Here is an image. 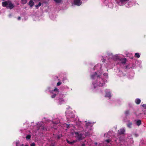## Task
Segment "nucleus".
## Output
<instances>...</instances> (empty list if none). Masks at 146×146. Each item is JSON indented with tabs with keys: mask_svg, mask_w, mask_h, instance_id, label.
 <instances>
[{
	"mask_svg": "<svg viewBox=\"0 0 146 146\" xmlns=\"http://www.w3.org/2000/svg\"><path fill=\"white\" fill-rule=\"evenodd\" d=\"M97 84L100 87H102L103 86L104 84V81L102 78L100 77V76H97Z\"/></svg>",
	"mask_w": 146,
	"mask_h": 146,
	"instance_id": "obj_1",
	"label": "nucleus"
},
{
	"mask_svg": "<svg viewBox=\"0 0 146 146\" xmlns=\"http://www.w3.org/2000/svg\"><path fill=\"white\" fill-rule=\"evenodd\" d=\"M75 134H76V136L77 137V138L79 141L83 139V134L80 133V132H75Z\"/></svg>",
	"mask_w": 146,
	"mask_h": 146,
	"instance_id": "obj_2",
	"label": "nucleus"
},
{
	"mask_svg": "<svg viewBox=\"0 0 146 146\" xmlns=\"http://www.w3.org/2000/svg\"><path fill=\"white\" fill-rule=\"evenodd\" d=\"M74 4L77 6H80L81 5L82 2H81V0H74Z\"/></svg>",
	"mask_w": 146,
	"mask_h": 146,
	"instance_id": "obj_3",
	"label": "nucleus"
},
{
	"mask_svg": "<svg viewBox=\"0 0 146 146\" xmlns=\"http://www.w3.org/2000/svg\"><path fill=\"white\" fill-rule=\"evenodd\" d=\"M125 132V130L124 129H120L118 131V133L120 135L124 134Z\"/></svg>",
	"mask_w": 146,
	"mask_h": 146,
	"instance_id": "obj_4",
	"label": "nucleus"
},
{
	"mask_svg": "<svg viewBox=\"0 0 146 146\" xmlns=\"http://www.w3.org/2000/svg\"><path fill=\"white\" fill-rule=\"evenodd\" d=\"M14 7V5L11 2L9 1V3L7 7H8L10 9H12Z\"/></svg>",
	"mask_w": 146,
	"mask_h": 146,
	"instance_id": "obj_5",
	"label": "nucleus"
},
{
	"mask_svg": "<svg viewBox=\"0 0 146 146\" xmlns=\"http://www.w3.org/2000/svg\"><path fill=\"white\" fill-rule=\"evenodd\" d=\"M9 3V1H5L2 3V6L4 7H7Z\"/></svg>",
	"mask_w": 146,
	"mask_h": 146,
	"instance_id": "obj_6",
	"label": "nucleus"
},
{
	"mask_svg": "<svg viewBox=\"0 0 146 146\" xmlns=\"http://www.w3.org/2000/svg\"><path fill=\"white\" fill-rule=\"evenodd\" d=\"M120 63L123 64H125L126 62V59L125 58H121L120 60Z\"/></svg>",
	"mask_w": 146,
	"mask_h": 146,
	"instance_id": "obj_7",
	"label": "nucleus"
},
{
	"mask_svg": "<svg viewBox=\"0 0 146 146\" xmlns=\"http://www.w3.org/2000/svg\"><path fill=\"white\" fill-rule=\"evenodd\" d=\"M98 76V75H97V73L96 72H95L94 74L91 76V78L93 79H95L97 78V76Z\"/></svg>",
	"mask_w": 146,
	"mask_h": 146,
	"instance_id": "obj_8",
	"label": "nucleus"
},
{
	"mask_svg": "<svg viewBox=\"0 0 146 146\" xmlns=\"http://www.w3.org/2000/svg\"><path fill=\"white\" fill-rule=\"evenodd\" d=\"M28 5L30 7H31L34 5V3L32 0H30L29 3Z\"/></svg>",
	"mask_w": 146,
	"mask_h": 146,
	"instance_id": "obj_9",
	"label": "nucleus"
},
{
	"mask_svg": "<svg viewBox=\"0 0 146 146\" xmlns=\"http://www.w3.org/2000/svg\"><path fill=\"white\" fill-rule=\"evenodd\" d=\"M66 141L67 143L70 145H73L74 143L76 142V141L73 140L72 141H70L67 139H66Z\"/></svg>",
	"mask_w": 146,
	"mask_h": 146,
	"instance_id": "obj_10",
	"label": "nucleus"
},
{
	"mask_svg": "<svg viewBox=\"0 0 146 146\" xmlns=\"http://www.w3.org/2000/svg\"><path fill=\"white\" fill-rule=\"evenodd\" d=\"M105 97H108L110 99L111 97L110 92H106V93Z\"/></svg>",
	"mask_w": 146,
	"mask_h": 146,
	"instance_id": "obj_11",
	"label": "nucleus"
},
{
	"mask_svg": "<svg viewBox=\"0 0 146 146\" xmlns=\"http://www.w3.org/2000/svg\"><path fill=\"white\" fill-rule=\"evenodd\" d=\"M136 124L138 125L139 126L141 124V121L140 119H138L137 120L136 122Z\"/></svg>",
	"mask_w": 146,
	"mask_h": 146,
	"instance_id": "obj_12",
	"label": "nucleus"
},
{
	"mask_svg": "<svg viewBox=\"0 0 146 146\" xmlns=\"http://www.w3.org/2000/svg\"><path fill=\"white\" fill-rule=\"evenodd\" d=\"M135 102L137 104H140L141 100L139 98H137L135 100Z\"/></svg>",
	"mask_w": 146,
	"mask_h": 146,
	"instance_id": "obj_13",
	"label": "nucleus"
},
{
	"mask_svg": "<svg viewBox=\"0 0 146 146\" xmlns=\"http://www.w3.org/2000/svg\"><path fill=\"white\" fill-rule=\"evenodd\" d=\"M124 113L126 116H128L130 114V111L129 110H127L125 111Z\"/></svg>",
	"mask_w": 146,
	"mask_h": 146,
	"instance_id": "obj_14",
	"label": "nucleus"
},
{
	"mask_svg": "<svg viewBox=\"0 0 146 146\" xmlns=\"http://www.w3.org/2000/svg\"><path fill=\"white\" fill-rule=\"evenodd\" d=\"M85 122H86V127H88L89 126H91L92 124L90 122H87L86 121H85Z\"/></svg>",
	"mask_w": 146,
	"mask_h": 146,
	"instance_id": "obj_15",
	"label": "nucleus"
},
{
	"mask_svg": "<svg viewBox=\"0 0 146 146\" xmlns=\"http://www.w3.org/2000/svg\"><path fill=\"white\" fill-rule=\"evenodd\" d=\"M132 125V123L131 122H129L127 125V126L129 128H131V126Z\"/></svg>",
	"mask_w": 146,
	"mask_h": 146,
	"instance_id": "obj_16",
	"label": "nucleus"
},
{
	"mask_svg": "<svg viewBox=\"0 0 146 146\" xmlns=\"http://www.w3.org/2000/svg\"><path fill=\"white\" fill-rule=\"evenodd\" d=\"M27 2V0H21V3L23 4H25Z\"/></svg>",
	"mask_w": 146,
	"mask_h": 146,
	"instance_id": "obj_17",
	"label": "nucleus"
},
{
	"mask_svg": "<svg viewBox=\"0 0 146 146\" xmlns=\"http://www.w3.org/2000/svg\"><path fill=\"white\" fill-rule=\"evenodd\" d=\"M57 3H61L62 0H53Z\"/></svg>",
	"mask_w": 146,
	"mask_h": 146,
	"instance_id": "obj_18",
	"label": "nucleus"
},
{
	"mask_svg": "<svg viewBox=\"0 0 146 146\" xmlns=\"http://www.w3.org/2000/svg\"><path fill=\"white\" fill-rule=\"evenodd\" d=\"M41 5V2H39L38 5H36L35 7H36V9H37Z\"/></svg>",
	"mask_w": 146,
	"mask_h": 146,
	"instance_id": "obj_19",
	"label": "nucleus"
},
{
	"mask_svg": "<svg viewBox=\"0 0 146 146\" xmlns=\"http://www.w3.org/2000/svg\"><path fill=\"white\" fill-rule=\"evenodd\" d=\"M135 56L136 57L139 58L140 57V55L139 53H136L135 54Z\"/></svg>",
	"mask_w": 146,
	"mask_h": 146,
	"instance_id": "obj_20",
	"label": "nucleus"
},
{
	"mask_svg": "<svg viewBox=\"0 0 146 146\" xmlns=\"http://www.w3.org/2000/svg\"><path fill=\"white\" fill-rule=\"evenodd\" d=\"M39 128H40V129H41L43 130H45V131L46 130V129H45V127H44L43 126H40Z\"/></svg>",
	"mask_w": 146,
	"mask_h": 146,
	"instance_id": "obj_21",
	"label": "nucleus"
},
{
	"mask_svg": "<svg viewBox=\"0 0 146 146\" xmlns=\"http://www.w3.org/2000/svg\"><path fill=\"white\" fill-rule=\"evenodd\" d=\"M90 135V133L88 132H86L85 133V136H89Z\"/></svg>",
	"mask_w": 146,
	"mask_h": 146,
	"instance_id": "obj_22",
	"label": "nucleus"
},
{
	"mask_svg": "<svg viewBox=\"0 0 146 146\" xmlns=\"http://www.w3.org/2000/svg\"><path fill=\"white\" fill-rule=\"evenodd\" d=\"M27 139H29L31 138V135H28L26 137Z\"/></svg>",
	"mask_w": 146,
	"mask_h": 146,
	"instance_id": "obj_23",
	"label": "nucleus"
},
{
	"mask_svg": "<svg viewBox=\"0 0 146 146\" xmlns=\"http://www.w3.org/2000/svg\"><path fill=\"white\" fill-rule=\"evenodd\" d=\"M56 94H54L51 96V97L52 98H54L56 96Z\"/></svg>",
	"mask_w": 146,
	"mask_h": 146,
	"instance_id": "obj_24",
	"label": "nucleus"
},
{
	"mask_svg": "<svg viewBox=\"0 0 146 146\" xmlns=\"http://www.w3.org/2000/svg\"><path fill=\"white\" fill-rule=\"evenodd\" d=\"M121 3L125 2L128 0H119Z\"/></svg>",
	"mask_w": 146,
	"mask_h": 146,
	"instance_id": "obj_25",
	"label": "nucleus"
},
{
	"mask_svg": "<svg viewBox=\"0 0 146 146\" xmlns=\"http://www.w3.org/2000/svg\"><path fill=\"white\" fill-rule=\"evenodd\" d=\"M53 91L54 92H58L59 90L57 88H56L53 90Z\"/></svg>",
	"mask_w": 146,
	"mask_h": 146,
	"instance_id": "obj_26",
	"label": "nucleus"
},
{
	"mask_svg": "<svg viewBox=\"0 0 146 146\" xmlns=\"http://www.w3.org/2000/svg\"><path fill=\"white\" fill-rule=\"evenodd\" d=\"M61 83H62L61 82H59L57 83V86H59L61 84Z\"/></svg>",
	"mask_w": 146,
	"mask_h": 146,
	"instance_id": "obj_27",
	"label": "nucleus"
},
{
	"mask_svg": "<svg viewBox=\"0 0 146 146\" xmlns=\"http://www.w3.org/2000/svg\"><path fill=\"white\" fill-rule=\"evenodd\" d=\"M142 106L145 108H144V109L143 110H145L146 109V104H143V105H142Z\"/></svg>",
	"mask_w": 146,
	"mask_h": 146,
	"instance_id": "obj_28",
	"label": "nucleus"
},
{
	"mask_svg": "<svg viewBox=\"0 0 146 146\" xmlns=\"http://www.w3.org/2000/svg\"><path fill=\"white\" fill-rule=\"evenodd\" d=\"M106 141L108 143H109L110 142L111 140L110 139H108L106 140Z\"/></svg>",
	"mask_w": 146,
	"mask_h": 146,
	"instance_id": "obj_29",
	"label": "nucleus"
},
{
	"mask_svg": "<svg viewBox=\"0 0 146 146\" xmlns=\"http://www.w3.org/2000/svg\"><path fill=\"white\" fill-rule=\"evenodd\" d=\"M31 146H35V143H32L31 144Z\"/></svg>",
	"mask_w": 146,
	"mask_h": 146,
	"instance_id": "obj_30",
	"label": "nucleus"
},
{
	"mask_svg": "<svg viewBox=\"0 0 146 146\" xmlns=\"http://www.w3.org/2000/svg\"><path fill=\"white\" fill-rule=\"evenodd\" d=\"M144 111V113L145 115H146V109L145 110H143Z\"/></svg>",
	"mask_w": 146,
	"mask_h": 146,
	"instance_id": "obj_31",
	"label": "nucleus"
},
{
	"mask_svg": "<svg viewBox=\"0 0 146 146\" xmlns=\"http://www.w3.org/2000/svg\"><path fill=\"white\" fill-rule=\"evenodd\" d=\"M21 17H19L17 18V19L18 20H19L21 19Z\"/></svg>",
	"mask_w": 146,
	"mask_h": 146,
	"instance_id": "obj_32",
	"label": "nucleus"
},
{
	"mask_svg": "<svg viewBox=\"0 0 146 146\" xmlns=\"http://www.w3.org/2000/svg\"><path fill=\"white\" fill-rule=\"evenodd\" d=\"M70 126L69 125L67 124L66 125V127L68 128Z\"/></svg>",
	"mask_w": 146,
	"mask_h": 146,
	"instance_id": "obj_33",
	"label": "nucleus"
},
{
	"mask_svg": "<svg viewBox=\"0 0 146 146\" xmlns=\"http://www.w3.org/2000/svg\"><path fill=\"white\" fill-rule=\"evenodd\" d=\"M81 146H85V144L84 143L82 144Z\"/></svg>",
	"mask_w": 146,
	"mask_h": 146,
	"instance_id": "obj_34",
	"label": "nucleus"
},
{
	"mask_svg": "<svg viewBox=\"0 0 146 146\" xmlns=\"http://www.w3.org/2000/svg\"><path fill=\"white\" fill-rule=\"evenodd\" d=\"M18 143H17V142L16 143V146H18Z\"/></svg>",
	"mask_w": 146,
	"mask_h": 146,
	"instance_id": "obj_35",
	"label": "nucleus"
},
{
	"mask_svg": "<svg viewBox=\"0 0 146 146\" xmlns=\"http://www.w3.org/2000/svg\"><path fill=\"white\" fill-rule=\"evenodd\" d=\"M21 146H25L23 144H22L21 145Z\"/></svg>",
	"mask_w": 146,
	"mask_h": 146,
	"instance_id": "obj_36",
	"label": "nucleus"
},
{
	"mask_svg": "<svg viewBox=\"0 0 146 146\" xmlns=\"http://www.w3.org/2000/svg\"><path fill=\"white\" fill-rule=\"evenodd\" d=\"M50 146H54V144H53V145H50Z\"/></svg>",
	"mask_w": 146,
	"mask_h": 146,
	"instance_id": "obj_37",
	"label": "nucleus"
},
{
	"mask_svg": "<svg viewBox=\"0 0 146 146\" xmlns=\"http://www.w3.org/2000/svg\"><path fill=\"white\" fill-rule=\"evenodd\" d=\"M25 146H29V145H25Z\"/></svg>",
	"mask_w": 146,
	"mask_h": 146,
	"instance_id": "obj_38",
	"label": "nucleus"
},
{
	"mask_svg": "<svg viewBox=\"0 0 146 146\" xmlns=\"http://www.w3.org/2000/svg\"><path fill=\"white\" fill-rule=\"evenodd\" d=\"M58 139L60 138V137H59V136H58Z\"/></svg>",
	"mask_w": 146,
	"mask_h": 146,
	"instance_id": "obj_39",
	"label": "nucleus"
},
{
	"mask_svg": "<svg viewBox=\"0 0 146 146\" xmlns=\"http://www.w3.org/2000/svg\"><path fill=\"white\" fill-rule=\"evenodd\" d=\"M95 144H96V145L97 144V143H95Z\"/></svg>",
	"mask_w": 146,
	"mask_h": 146,
	"instance_id": "obj_40",
	"label": "nucleus"
}]
</instances>
